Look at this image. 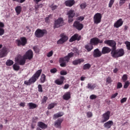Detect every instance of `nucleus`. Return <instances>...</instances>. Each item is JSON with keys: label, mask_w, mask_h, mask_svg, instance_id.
<instances>
[{"label": "nucleus", "mask_w": 130, "mask_h": 130, "mask_svg": "<svg viewBox=\"0 0 130 130\" xmlns=\"http://www.w3.org/2000/svg\"><path fill=\"white\" fill-rule=\"evenodd\" d=\"M33 58V51L31 50L27 51L23 56L19 55L18 57H15V60L20 66H24L26 62V59H32Z\"/></svg>", "instance_id": "nucleus-1"}, {"label": "nucleus", "mask_w": 130, "mask_h": 130, "mask_svg": "<svg viewBox=\"0 0 130 130\" xmlns=\"http://www.w3.org/2000/svg\"><path fill=\"white\" fill-rule=\"evenodd\" d=\"M41 73H42V70H38L28 81H24L25 85H31L32 83H35V81H37L38 79L40 77Z\"/></svg>", "instance_id": "nucleus-2"}, {"label": "nucleus", "mask_w": 130, "mask_h": 130, "mask_svg": "<svg viewBox=\"0 0 130 130\" xmlns=\"http://www.w3.org/2000/svg\"><path fill=\"white\" fill-rule=\"evenodd\" d=\"M74 56V53L71 52L69 53L67 56L63 57L60 58L59 62L60 63V67L62 68L67 66V63L70 61V58Z\"/></svg>", "instance_id": "nucleus-3"}, {"label": "nucleus", "mask_w": 130, "mask_h": 130, "mask_svg": "<svg viewBox=\"0 0 130 130\" xmlns=\"http://www.w3.org/2000/svg\"><path fill=\"white\" fill-rule=\"evenodd\" d=\"M111 54L113 57L116 58L117 57H120L124 54V51L122 49H113L111 51Z\"/></svg>", "instance_id": "nucleus-4"}, {"label": "nucleus", "mask_w": 130, "mask_h": 130, "mask_svg": "<svg viewBox=\"0 0 130 130\" xmlns=\"http://www.w3.org/2000/svg\"><path fill=\"white\" fill-rule=\"evenodd\" d=\"M15 43L18 46H25L27 44V39L25 37L20 38V39L16 40Z\"/></svg>", "instance_id": "nucleus-5"}, {"label": "nucleus", "mask_w": 130, "mask_h": 130, "mask_svg": "<svg viewBox=\"0 0 130 130\" xmlns=\"http://www.w3.org/2000/svg\"><path fill=\"white\" fill-rule=\"evenodd\" d=\"M110 117V111H107L106 113L102 115V119L101 120V122L102 123H104V122H106L107 120H109Z\"/></svg>", "instance_id": "nucleus-6"}, {"label": "nucleus", "mask_w": 130, "mask_h": 130, "mask_svg": "<svg viewBox=\"0 0 130 130\" xmlns=\"http://www.w3.org/2000/svg\"><path fill=\"white\" fill-rule=\"evenodd\" d=\"M46 30L38 29L35 31V34L36 37H37L38 38H40L41 37H43V36H44V34H46Z\"/></svg>", "instance_id": "nucleus-7"}, {"label": "nucleus", "mask_w": 130, "mask_h": 130, "mask_svg": "<svg viewBox=\"0 0 130 130\" xmlns=\"http://www.w3.org/2000/svg\"><path fill=\"white\" fill-rule=\"evenodd\" d=\"M102 19V14L99 13H96L93 16V22L94 24H99L101 23Z\"/></svg>", "instance_id": "nucleus-8"}, {"label": "nucleus", "mask_w": 130, "mask_h": 130, "mask_svg": "<svg viewBox=\"0 0 130 130\" xmlns=\"http://www.w3.org/2000/svg\"><path fill=\"white\" fill-rule=\"evenodd\" d=\"M60 36L61 38L57 41V44H63L64 42H67V41H68V40H69V38L68 37V36H66V35L63 34H61Z\"/></svg>", "instance_id": "nucleus-9"}, {"label": "nucleus", "mask_w": 130, "mask_h": 130, "mask_svg": "<svg viewBox=\"0 0 130 130\" xmlns=\"http://www.w3.org/2000/svg\"><path fill=\"white\" fill-rule=\"evenodd\" d=\"M63 25V20L62 18H59L55 21L54 25V29H56V28H59L61 26Z\"/></svg>", "instance_id": "nucleus-10"}, {"label": "nucleus", "mask_w": 130, "mask_h": 130, "mask_svg": "<svg viewBox=\"0 0 130 130\" xmlns=\"http://www.w3.org/2000/svg\"><path fill=\"white\" fill-rule=\"evenodd\" d=\"M67 15H68V21L69 23H72L74 20L73 18L75 17L76 14L75 13V11L73 10H70L68 11Z\"/></svg>", "instance_id": "nucleus-11"}, {"label": "nucleus", "mask_w": 130, "mask_h": 130, "mask_svg": "<svg viewBox=\"0 0 130 130\" xmlns=\"http://www.w3.org/2000/svg\"><path fill=\"white\" fill-rule=\"evenodd\" d=\"M104 43L105 44H107V45H109V46L112 47L113 50V49H116V47H115L116 46V43L115 41L108 40L105 41Z\"/></svg>", "instance_id": "nucleus-12"}, {"label": "nucleus", "mask_w": 130, "mask_h": 130, "mask_svg": "<svg viewBox=\"0 0 130 130\" xmlns=\"http://www.w3.org/2000/svg\"><path fill=\"white\" fill-rule=\"evenodd\" d=\"M103 40H100L98 38H93L90 41V43L92 45H97L99 43H103Z\"/></svg>", "instance_id": "nucleus-13"}, {"label": "nucleus", "mask_w": 130, "mask_h": 130, "mask_svg": "<svg viewBox=\"0 0 130 130\" xmlns=\"http://www.w3.org/2000/svg\"><path fill=\"white\" fill-rule=\"evenodd\" d=\"M73 26H74V27L76 28V29H77V30H79V31H81V30H82V28L84 27V26L83 25V24L78 21L75 22L73 24Z\"/></svg>", "instance_id": "nucleus-14"}, {"label": "nucleus", "mask_w": 130, "mask_h": 130, "mask_svg": "<svg viewBox=\"0 0 130 130\" xmlns=\"http://www.w3.org/2000/svg\"><path fill=\"white\" fill-rule=\"evenodd\" d=\"M123 24V21H122V19H118L116 22L114 24V27L115 28H119V27H121V25Z\"/></svg>", "instance_id": "nucleus-15"}, {"label": "nucleus", "mask_w": 130, "mask_h": 130, "mask_svg": "<svg viewBox=\"0 0 130 130\" xmlns=\"http://www.w3.org/2000/svg\"><path fill=\"white\" fill-rule=\"evenodd\" d=\"M63 81H64V77L63 76H61L60 78L57 79L55 80L54 83L56 84V85H62L63 84Z\"/></svg>", "instance_id": "nucleus-16"}, {"label": "nucleus", "mask_w": 130, "mask_h": 130, "mask_svg": "<svg viewBox=\"0 0 130 130\" xmlns=\"http://www.w3.org/2000/svg\"><path fill=\"white\" fill-rule=\"evenodd\" d=\"M102 55V52L99 50V49H95L93 51L94 57H100Z\"/></svg>", "instance_id": "nucleus-17"}, {"label": "nucleus", "mask_w": 130, "mask_h": 130, "mask_svg": "<svg viewBox=\"0 0 130 130\" xmlns=\"http://www.w3.org/2000/svg\"><path fill=\"white\" fill-rule=\"evenodd\" d=\"M112 125H113V121L112 120H109L104 124V127L108 129L110 128Z\"/></svg>", "instance_id": "nucleus-18"}, {"label": "nucleus", "mask_w": 130, "mask_h": 130, "mask_svg": "<svg viewBox=\"0 0 130 130\" xmlns=\"http://www.w3.org/2000/svg\"><path fill=\"white\" fill-rule=\"evenodd\" d=\"M8 54V49L3 48L0 53V57H5Z\"/></svg>", "instance_id": "nucleus-19"}, {"label": "nucleus", "mask_w": 130, "mask_h": 130, "mask_svg": "<svg viewBox=\"0 0 130 130\" xmlns=\"http://www.w3.org/2000/svg\"><path fill=\"white\" fill-rule=\"evenodd\" d=\"M81 39V37L78 35V34H75L73 36L71 37V38L70 39L69 41L70 42H73V41H75V40H80Z\"/></svg>", "instance_id": "nucleus-20"}, {"label": "nucleus", "mask_w": 130, "mask_h": 130, "mask_svg": "<svg viewBox=\"0 0 130 130\" xmlns=\"http://www.w3.org/2000/svg\"><path fill=\"white\" fill-rule=\"evenodd\" d=\"M64 4L67 7H73L75 5V0H67Z\"/></svg>", "instance_id": "nucleus-21"}, {"label": "nucleus", "mask_w": 130, "mask_h": 130, "mask_svg": "<svg viewBox=\"0 0 130 130\" xmlns=\"http://www.w3.org/2000/svg\"><path fill=\"white\" fill-rule=\"evenodd\" d=\"M38 126H39L40 128H42V129H45L47 128V125L41 121L38 122Z\"/></svg>", "instance_id": "nucleus-22"}, {"label": "nucleus", "mask_w": 130, "mask_h": 130, "mask_svg": "<svg viewBox=\"0 0 130 130\" xmlns=\"http://www.w3.org/2000/svg\"><path fill=\"white\" fill-rule=\"evenodd\" d=\"M84 61H85L84 59H78L74 60L72 62V63L74 66H78V64H81V63H82V62H84Z\"/></svg>", "instance_id": "nucleus-23"}, {"label": "nucleus", "mask_w": 130, "mask_h": 130, "mask_svg": "<svg viewBox=\"0 0 130 130\" xmlns=\"http://www.w3.org/2000/svg\"><path fill=\"white\" fill-rule=\"evenodd\" d=\"M85 48L88 52H89V51H91V50L94 48V47L93 46V45L91 44V43H89L85 46Z\"/></svg>", "instance_id": "nucleus-24"}, {"label": "nucleus", "mask_w": 130, "mask_h": 130, "mask_svg": "<svg viewBox=\"0 0 130 130\" xmlns=\"http://www.w3.org/2000/svg\"><path fill=\"white\" fill-rule=\"evenodd\" d=\"M111 51V49L107 47H104L102 50V53L103 54H106V53H109Z\"/></svg>", "instance_id": "nucleus-25"}, {"label": "nucleus", "mask_w": 130, "mask_h": 130, "mask_svg": "<svg viewBox=\"0 0 130 130\" xmlns=\"http://www.w3.org/2000/svg\"><path fill=\"white\" fill-rule=\"evenodd\" d=\"M63 99H64V100H70V99H71V92H67L65 93L63 95Z\"/></svg>", "instance_id": "nucleus-26"}, {"label": "nucleus", "mask_w": 130, "mask_h": 130, "mask_svg": "<svg viewBox=\"0 0 130 130\" xmlns=\"http://www.w3.org/2000/svg\"><path fill=\"white\" fill-rule=\"evenodd\" d=\"M86 88L92 91V90H94V89L96 88V85L94 84L88 83L86 86Z\"/></svg>", "instance_id": "nucleus-27"}, {"label": "nucleus", "mask_w": 130, "mask_h": 130, "mask_svg": "<svg viewBox=\"0 0 130 130\" xmlns=\"http://www.w3.org/2000/svg\"><path fill=\"white\" fill-rule=\"evenodd\" d=\"M27 106H28L29 109H35V108H37V105L33 103H28Z\"/></svg>", "instance_id": "nucleus-28"}, {"label": "nucleus", "mask_w": 130, "mask_h": 130, "mask_svg": "<svg viewBox=\"0 0 130 130\" xmlns=\"http://www.w3.org/2000/svg\"><path fill=\"white\" fill-rule=\"evenodd\" d=\"M62 122V119H58L56 122H55V126H56V127L60 128V125L61 124Z\"/></svg>", "instance_id": "nucleus-29"}, {"label": "nucleus", "mask_w": 130, "mask_h": 130, "mask_svg": "<svg viewBox=\"0 0 130 130\" xmlns=\"http://www.w3.org/2000/svg\"><path fill=\"white\" fill-rule=\"evenodd\" d=\"M15 12L18 15L21 14V12H22V7L21 6H17L15 8Z\"/></svg>", "instance_id": "nucleus-30"}, {"label": "nucleus", "mask_w": 130, "mask_h": 130, "mask_svg": "<svg viewBox=\"0 0 130 130\" xmlns=\"http://www.w3.org/2000/svg\"><path fill=\"white\" fill-rule=\"evenodd\" d=\"M63 114H64L63 112L57 113L54 115L53 118L56 119V118H58V117H61V116H62Z\"/></svg>", "instance_id": "nucleus-31"}, {"label": "nucleus", "mask_w": 130, "mask_h": 130, "mask_svg": "<svg viewBox=\"0 0 130 130\" xmlns=\"http://www.w3.org/2000/svg\"><path fill=\"white\" fill-rule=\"evenodd\" d=\"M46 79V77L45 76V75L42 74L41 76V78L40 79L41 83H44V82H45Z\"/></svg>", "instance_id": "nucleus-32"}, {"label": "nucleus", "mask_w": 130, "mask_h": 130, "mask_svg": "<svg viewBox=\"0 0 130 130\" xmlns=\"http://www.w3.org/2000/svg\"><path fill=\"white\" fill-rule=\"evenodd\" d=\"M13 64H14V61L12 60H8L6 61V66L10 67V66H13Z\"/></svg>", "instance_id": "nucleus-33"}, {"label": "nucleus", "mask_w": 130, "mask_h": 130, "mask_svg": "<svg viewBox=\"0 0 130 130\" xmlns=\"http://www.w3.org/2000/svg\"><path fill=\"white\" fill-rule=\"evenodd\" d=\"M91 68V64L89 63L85 64L83 66V70H89Z\"/></svg>", "instance_id": "nucleus-34"}, {"label": "nucleus", "mask_w": 130, "mask_h": 130, "mask_svg": "<svg viewBox=\"0 0 130 130\" xmlns=\"http://www.w3.org/2000/svg\"><path fill=\"white\" fill-rule=\"evenodd\" d=\"M106 83L108 85V84H111L112 83V79L111 77H108L106 78Z\"/></svg>", "instance_id": "nucleus-35"}, {"label": "nucleus", "mask_w": 130, "mask_h": 130, "mask_svg": "<svg viewBox=\"0 0 130 130\" xmlns=\"http://www.w3.org/2000/svg\"><path fill=\"white\" fill-rule=\"evenodd\" d=\"M13 67L14 71H19L20 70V67L17 63H15Z\"/></svg>", "instance_id": "nucleus-36"}, {"label": "nucleus", "mask_w": 130, "mask_h": 130, "mask_svg": "<svg viewBox=\"0 0 130 130\" xmlns=\"http://www.w3.org/2000/svg\"><path fill=\"white\" fill-rule=\"evenodd\" d=\"M55 105H56V104H55V103L50 104L48 107V109H52V108H53L54 107V106H55Z\"/></svg>", "instance_id": "nucleus-37"}, {"label": "nucleus", "mask_w": 130, "mask_h": 130, "mask_svg": "<svg viewBox=\"0 0 130 130\" xmlns=\"http://www.w3.org/2000/svg\"><path fill=\"white\" fill-rule=\"evenodd\" d=\"M51 18H52V15L51 14L49 15L48 17H47L46 18H45V21L47 22V23H48V22H49V19H51Z\"/></svg>", "instance_id": "nucleus-38"}, {"label": "nucleus", "mask_w": 130, "mask_h": 130, "mask_svg": "<svg viewBox=\"0 0 130 130\" xmlns=\"http://www.w3.org/2000/svg\"><path fill=\"white\" fill-rule=\"evenodd\" d=\"M125 44L126 45V46L128 50H130V42L128 41H126L125 42Z\"/></svg>", "instance_id": "nucleus-39"}, {"label": "nucleus", "mask_w": 130, "mask_h": 130, "mask_svg": "<svg viewBox=\"0 0 130 130\" xmlns=\"http://www.w3.org/2000/svg\"><path fill=\"white\" fill-rule=\"evenodd\" d=\"M60 74L61 76H66V75L68 74V72L64 70H62L60 71Z\"/></svg>", "instance_id": "nucleus-40"}, {"label": "nucleus", "mask_w": 130, "mask_h": 130, "mask_svg": "<svg viewBox=\"0 0 130 130\" xmlns=\"http://www.w3.org/2000/svg\"><path fill=\"white\" fill-rule=\"evenodd\" d=\"M86 115L88 118H90V117H92V116H93V114L91 112H88L86 113Z\"/></svg>", "instance_id": "nucleus-41"}, {"label": "nucleus", "mask_w": 130, "mask_h": 130, "mask_svg": "<svg viewBox=\"0 0 130 130\" xmlns=\"http://www.w3.org/2000/svg\"><path fill=\"white\" fill-rule=\"evenodd\" d=\"M113 4H114V0H110L109 3V8H111Z\"/></svg>", "instance_id": "nucleus-42"}, {"label": "nucleus", "mask_w": 130, "mask_h": 130, "mask_svg": "<svg viewBox=\"0 0 130 130\" xmlns=\"http://www.w3.org/2000/svg\"><path fill=\"white\" fill-rule=\"evenodd\" d=\"M122 80L124 82H125V81H126V80H127V75H126V74L123 75L122 77Z\"/></svg>", "instance_id": "nucleus-43"}, {"label": "nucleus", "mask_w": 130, "mask_h": 130, "mask_svg": "<svg viewBox=\"0 0 130 130\" xmlns=\"http://www.w3.org/2000/svg\"><path fill=\"white\" fill-rule=\"evenodd\" d=\"M128 86H129V82L126 81L123 86V88H124V89H126V88H127V87H128Z\"/></svg>", "instance_id": "nucleus-44"}, {"label": "nucleus", "mask_w": 130, "mask_h": 130, "mask_svg": "<svg viewBox=\"0 0 130 130\" xmlns=\"http://www.w3.org/2000/svg\"><path fill=\"white\" fill-rule=\"evenodd\" d=\"M47 96H44L42 100V103L45 104L46 103V101H47Z\"/></svg>", "instance_id": "nucleus-45"}, {"label": "nucleus", "mask_w": 130, "mask_h": 130, "mask_svg": "<svg viewBox=\"0 0 130 130\" xmlns=\"http://www.w3.org/2000/svg\"><path fill=\"white\" fill-rule=\"evenodd\" d=\"M42 7H43V4L37 5L35 6V9L36 10H37L38 9H39V8H42Z\"/></svg>", "instance_id": "nucleus-46"}, {"label": "nucleus", "mask_w": 130, "mask_h": 130, "mask_svg": "<svg viewBox=\"0 0 130 130\" xmlns=\"http://www.w3.org/2000/svg\"><path fill=\"white\" fill-rule=\"evenodd\" d=\"M53 54V51H51L47 53V56L48 57H50L51 56H52Z\"/></svg>", "instance_id": "nucleus-47"}, {"label": "nucleus", "mask_w": 130, "mask_h": 130, "mask_svg": "<svg viewBox=\"0 0 130 130\" xmlns=\"http://www.w3.org/2000/svg\"><path fill=\"white\" fill-rule=\"evenodd\" d=\"M38 91L39 92H43V90L42 89V85H41V84H39L38 85Z\"/></svg>", "instance_id": "nucleus-48"}, {"label": "nucleus", "mask_w": 130, "mask_h": 130, "mask_svg": "<svg viewBox=\"0 0 130 130\" xmlns=\"http://www.w3.org/2000/svg\"><path fill=\"white\" fill-rule=\"evenodd\" d=\"M5 34V29L0 27V36H2Z\"/></svg>", "instance_id": "nucleus-49"}, {"label": "nucleus", "mask_w": 130, "mask_h": 130, "mask_svg": "<svg viewBox=\"0 0 130 130\" xmlns=\"http://www.w3.org/2000/svg\"><path fill=\"white\" fill-rule=\"evenodd\" d=\"M89 98L91 100H93V99H96V98H97V96L96 95L92 94L90 95Z\"/></svg>", "instance_id": "nucleus-50"}, {"label": "nucleus", "mask_w": 130, "mask_h": 130, "mask_svg": "<svg viewBox=\"0 0 130 130\" xmlns=\"http://www.w3.org/2000/svg\"><path fill=\"white\" fill-rule=\"evenodd\" d=\"M117 95H118V93H117V92H116L114 94H113L111 96V99H114V98H115V97H116V96H117Z\"/></svg>", "instance_id": "nucleus-51"}, {"label": "nucleus", "mask_w": 130, "mask_h": 130, "mask_svg": "<svg viewBox=\"0 0 130 130\" xmlns=\"http://www.w3.org/2000/svg\"><path fill=\"white\" fill-rule=\"evenodd\" d=\"M56 72H57V70L56 69V68L52 69L50 70L51 74H55V73H56Z\"/></svg>", "instance_id": "nucleus-52"}, {"label": "nucleus", "mask_w": 130, "mask_h": 130, "mask_svg": "<svg viewBox=\"0 0 130 130\" xmlns=\"http://www.w3.org/2000/svg\"><path fill=\"white\" fill-rule=\"evenodd\" d=\"M126 100H127V98H124L120 100V102L121 103H124V102H126Z\"/></svg>", "instance_id": "nucleus-53"}, {"label": "nucleus", "mask_w": 130, "mask_h": 130, "mask_svg": "<svg viewBox=\"0 0 130 130\" xmlns=\"http://www.w3.org/2000/svg\"><path fill=\"white\" fill-rule=\"evenodd\" d=\"M122 84H121V83L120 82L118 83L117 86V89H120V88H122Z\"/></svg>", "instance_id": "nucleus-54"}, {"label": "nucleus", "mask_w": 130, "mask_h": 130, "mask_svg": "<svg viewBox=\"0 0 130 130\" xmlns=\"http://www.w3.org/2000/svg\"><path fill=\"white\" fill-rule=\"evenodd\" d=\"M51 9L53 11H54V10H56V9H57V6L56 5H52L51 6Z\"/></svg>", "instance_id": "nucleus-55"}, {"label": "nucleus", "mask_w": 130, "mask_h": 130, "mask_svg": "<svg viewBox=\"0 0 130 130\" xmlns=\"http://www.w3.org/2000/svg\"><path fill=\"white\" fill-rule=\"evenodd\" d=\"M73 51L74 52H75V53H77V54H79V50H78V49L74 48L73 49Z\"/></svg>", "instance_id": "nucleus-56"}, {"label": "nucleus", "mask_w": 130, "mask_h": 130, "mask_svg": "<svg viewBox=\"0 0 130 130\" xmlns=\"http://www.w3.org/2000/svg\"><path fill=\"white\" fill-rule=\"evenodd\" d=\"M38 120V118L37 117H35L32 118V121L34 122H37Z\"/></svg>", "instance_id": "nucleus-57"}, {"label": "nucleus", "mask_w": 130, "mask_h": 130, "mask_svg": "<svg viewBox=\"0 0 130 130\" xmlns=\"http://www.w3.org/2000/svg\"><path fill=\"white\" fill-rule=\"evenodd\" d=\"M80 8L81 9H85L86 8V4L85 3H83L80 5Z\"/></svg>", "instance_id": "nucleus-58"}, {"label": "nucleus", "mask_w": 130, "mask_h": 130, "mask_svg": "<svg viewBox=\"0 0 130 130\" xmlns=\"http://www.w3.org/2000/svg\"><path fill=\"white\" fill-rule=\"evenodd\" d=\"M77 20L78 21H83V20H84V17L80 16V17H78Z\"/></svg>", "instance_id": "nucleus-59"}, {"label": "nucleus", "mask_w": 130, "mask_h": 130, "mask_svg": "<svg viewBox=\"0 0 130 130\" xmlns=\"http://www.w3.org/2000/svg\"><path fill=\"white\" fill-rule=\"evenodd\" d=\"M5 27V24L3 22L0 21V28H4Z\"/></svg>", "instance_id": "nucleus-60"}, {"label": "nucleus", "mask_w": 130, "mask_h": 130, "mask_svg": "<svg viewBox=\"0 0 130 130\" xmlns=\"http://www.w3.org/2000/svg\"><path fill=\"white\" fill-rule=\"evenodd\" d=\"M33 49L36 52H39V51L37 49V47H34Z\"/></svg>", "instance_id": "nucleus-61"}, {"label": "nucleus", "mask_w": 130, "mask_h": 130, "mask_svg": "<svg viewBox=\"0 0 130 130\" xmlns=\"http://www.w3.org/2000/svg\"><path fill=\"white\" fill-rule=\"evenodd\" d=\"M25 104V103H20L19 106H21L22 107H24Z\"/></svg>", "instance_id": "nucleus-62"}, {"label": "nucleus", "mask_w": 130, "mask_h": 130, "mask_svg": "<svg viewBox=\"0 0 130 130\" xmlns=\"http://www.w3.org/2000/svg\"><path fill=\"white\" fill-rule=\"evenodd\" d=\"M69 87V84H66L64 86L63 89H68Z\"/></svg>", "instance_id": "nucleus-63"}, {"label": "nucleus", "mask_w": 130, "mask_h": 130, "mask_svg": "<svg viewBox=\"0 0 130 130\" xmlns=\"http://www.w3.org/2000/svg\"><path fill=\"white\" fill-rule=\"evenodd\" d=\"M85 79H86V77L82 76L81 77V81H85Z\"/></svg>", "instance_id": "nucleus-64"}]
</instances>
